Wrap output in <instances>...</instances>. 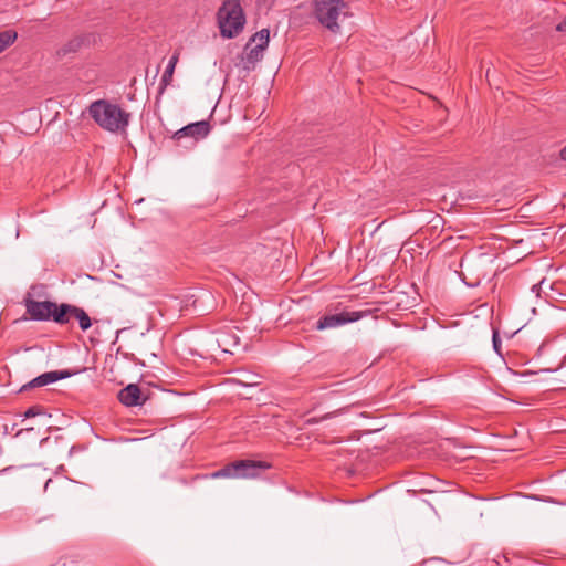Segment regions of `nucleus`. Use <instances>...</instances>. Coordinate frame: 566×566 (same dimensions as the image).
<instances>
[{
	"instance_id": "obj_1",
	"label": "nucleus",
	"mask_w": 566,
	"mask_h": 566,
	"mask_svg": "<svg viewBox=\"0 0 566 566\" xmlns=\"http://www.w3.org/2000/svg\"><path fill=\"white\" fill-rule=\"evenodd\" d=\"M88 114L98 126L111 133L125 132L130 120L128 112L106 99L93 102Z\"/></svg>"
},
{
	"instance_id": "obj_2",
	"label": "nucleus",
	"mask_w": 566,
	"mask_h": 566,
	"mask_svg": "<svg viewBox=\"0 0 566 566\" xmlns=\"http://www.w3.org/2000/svg\"><path fill=\"white\" fill-rule=\"evenodd\" d=\"M217 22L222 38L238 36L245 25V14L240 0H224L218 9Z\"/></svg>"
},
{
	"instance_id": "obj_3",
	"label": "nucleus",
	"mask_w": 566,
	"mask_h": 566,
	"mask_svg": "<svg viewBox=\"0 0 566 566\" xmlns=\"http://www.w3.org/2000/svg\"><path fill=\"white\" fill-rule=\"evenodd\" d=\"M270 463L255 460H239L212 472L211 479H254L270 469Z\"/></svg>"
},
{
	"instance_id": "obj_4",
	"label": "nucleus",
	"mask_w": 566,
	"mask_h": 566,
	"mask_svg": "<svg viewBox=\"0 0 566 566\" xmlns=\"http://www.w3.org/2000/svg\"><path fill=\"white\" fill-rule=\"evenodd\" d=\"M315 17L322 25L337 32L339 30L338 18L344 13L345 3L343 0H314Z\"/></svg>"
},
{
	"instance_id": "obj_5",
	"label": "nucleus",
	"mask_w": 566,
	"mask_h": 566,
	"mask_svg": "<svg viewBox=\"0 0 566 566\" xmlns=\"http://www.w3.org/2000/svg\"><path fill=\"white\" fill-rule=\"evenodd\" d=\"M27 313L34 321H53L57 324V315H60L63 308L62 304H56L51 301H34L25 298L24 301Z\"/></svg>"
},
{
	"instance_id": "obj_6",
	"label": "nucleus",
	"mask_w": 566,
	"mask_h": 566,
	"mask_svg": "<svg viewBox=\"0 0 566 566\" xmlns=\"http://www.w3.org/2000/svg\"><path fill=\"white\" fill-rule=\"evenodd\" d=\"M368 314L367 311L342 312L323 316L316 323L317 331L336 328L347 323L356 322Z\"/></svg>"
},
{
	"instance_id": "obj_7",
	"label": "nucleus",
	"mask_w": 566,
	"mask_h": 566,
	"mask_svg": "<svg viewBox=\"0 0 566 566\" xmlns=\"http://www.w3.org/2000/svg\"><path fill=\"white\" fill-rule=\"evenodd\" d=\"M71 318H75L78 322V326L83 332L87 331L93 324L91 317L82 307L63 303V308L60 315H57V324H69Z\"/></svg>"
},
{
	"instance_id": "obj_8",
	"label": "nucleus",
	"mask_w": 566,
	"mask_h": 566,
	"mask_svg": "<svg viewBox=\"0 0 566 566\" xmlns=\"http://www.w3.org/2000/svg\"><path fill=\"white\" fill-rule=\"evenodd\" d=\"M97 40L95 33L80 34L67 41L62 48L56 51V56L62 59L71 53H76L83 48H88Z\"/></svg>"
},
{
	"instance_id": "obj_9",
	"label": "nucleus",
	"mask_w": 566,
	"mask_h": 566,
	"mask_svg": "<svg viewBox=\"0 0 566 566\" xmlns=\"http://www.w3.org/2000/svg\"><path fill=\"white\" fill-rule=\"evenodd\" d=\"M210 132V125L206 120H200L196 123H191L181 129L177 130L174 135V138L180 140L185 137H191L193 142H198L208 136Z\"/></svg>"
},
{
	"instance_id": "obj_10",
	"label": "nucleus",
	"mask_w": 566,
	"mask_h": 566,
	"mask_svg": "<svg viewBox=\"0 0 566 566\" xmlns=\"http://www.w3.org/2000/svg\"><path fill=\"white\" fill-rule=\"evenodd\" d=\"M71 376V373L67 370H52L46 371L34 379H32L30 382L23 386V389L28 388H36V387H44L46 385L53 384L57 380L65 379Z\"/></svg>"
},
{
	"instance_id": "obj_11",
	"label": "nucleus",
	"mask_w": 566,
	"mask_h": 566,
	"mask_svg": "<svg viewBox=\"0 0 566 566\" xmlns=\"http://www.w3.org/2000/svg\"><path fill=\"white\" fill-rule=\"evenodd\" d=\"M119 401L127 406L134 407L143 403L142 391L137 385L130 384L123 388L118 394Z\"/></svg>"
},
{
	"instance_id": "obj_12",
	"label": "nucleus",
	"mask_w": 566,
	"mask_h": 566,
	"mask_svg": "<svg viewBox=\"0 0 566 566\" xmlns=\"http://www.w3.org/2000/svg\"><path fill=\"white\" fill-rule=\"evenodd\" d=\"M217 344L224 353H232V349L240 345V337L235 333H221Z\"/></svg>"
},
{
	"instance_id": "obj_13",
	"label": "nucleus",
	"mask_w": 566,
	"mask_h": 566,
	"mask_svg": "<svg viewBox=\"0 0 566 566\" xmlns=\"http://www.w3.org/2000/svg\"><path fill=\"white\" fill-rule=\"evenodd\" d=\"M18 39L14 30L8 29L0 32V54L10 48Z\"/></svg>"
},
{
	"instance_id": "obj_14",
	"label": "nucleus",
	"mask_w": 566,
	"mask_h": 566,
	"mask_svg": "<svg viewBox=\"0 0 566 566\" xmlns=\"http://www.w3.org/2000/svg\"><path fill=\"white\" fill-rule=\"evenodd\" d=\"M266 48H258L256 44H252V43H247L245 48H244V53H245V60L248 63H254V62H258L259 60H261L262 55H263V51L265 50Z\"/></svg>"
},
{
	"instance_id": "obj_15",
	"label": "nucleus",
	"mask_w": 566,
	"mask_h": 566,
	"mask_svg": "<svg viewBox=\"0 0 566 566\" xmlns=\"http://www.w3.org/2000/svg\"><path fill=\"white\" fill-rule=\"evenodd\" d=\"M269 30L262 29L250 39L249 43H252L253 45L256 44L258 48H266L269 44Z\"/></svg>"
},
{
	"instance_id": "obj_16",
	"label": "nucleus",
	"mask_w": 566,
	"mask_h": 566,
	"mask_svg": "<svg viewBox=\"0 0 566 566\" xmlns=\"http://www.w3.org/2000/svg\"><path fill=\"white\" fill-rule=\"evenodd\" d=\"M40 415H44V410L40 406H32L24 412V417H27V418H31V417H35V416H40Z\"/></svg>"
},
{
	"instance_id": "obj_17",
	"label": "nucleus",
	"mask_w": 566,
	"mask_h": 566,
	"mask_svg": "<svg viewBox=\"0 0 566 566\" xmlns=\"http://www.w3.org/2000/svg\"><path fill=\"white\" fill-rule=\"evenodd\" d=\"M172 75H174V73H164L163 74V77H161V81H160V87H159V93L160 94L165 91V88L172 81Z\"/></svg>"
},
{
	"instance_id": "obj_18",
	"label": "nucleus",
	"mask_w": 566,
	"mask_h": 566,
	"mask_svg": "<svg viewBox=\"0 0 566 566\" xmlns=\"http://www.w3.org/2000/svg\"><path fill=\"white\" fill-rule=\"evenodd\" d=\"M493 348L497 354H501V339L496 331L493 332L492 336Z\"/></svg>"
},
{
	"instance_id": "obj_19",
	"label": "nucleus",
	"mask_w": 566,
	"mask_h": 566,
	"mask_svg": "<svg viewBox=\"0 0 566 566\" xmlns=\"http://www.w3.org/2000/svg\"><path fill=\"white\" fill-rule=\"evenodd\" d=\"M256 378H258V375L251 374V375H249L247 381H241V384L244 386H255L259 384Z\"/></svg>"
},
{
	"instance_id": "obj_20",
	"label": "nucleus",
	"mask_w": 566,
	"mask_h": 566,
	"mask_svg": "<svg viewBox=\"0 0 566 566\" xmlns=\"http://www.w3.org/2000/svg\"><path fill=\"white\" fill-rule=\"evenodd\" d=\"M177 60H178L177 55H172L170 57L168 64L166 65L165 71H174L176 67Z\"/></svg>"
},
{
	"instance_id": "obj_21",
	"label": "nucleus",
	"mask_w": 566,
	"mask_h": 566,
	"mask_svg": "<svg viewBox=\"0 0 566 566\" xmlns=\"http://www.w3.org/2000/svg\"><path fill=\"white\" fill-rule=\"evenodd\" d=\"M556 30L559 32L566 31V17L557 24Z\"/></svg>"
},
{
	"instance_id": "obj_22",
	"label": "nucleus",
	"mask_w": 566,
	"mask_h": 566,
	"mask_svg": "<svg viewBox=\"0 0 566 566\" xmlns=\"http://www.w3.org/2000/svg\"><path fill=\"white\" fill-rule=\"evenodd\" d=\"M259 1L268 7H272L274 3V0H259Z\"/></svg>"
},
{
	"instance_id": "obj_23",
	"label": "nucleus",
	"mask_w": 566,
	"mask_h": 566,
	"mask_svg": "<svg viewBox=\"0 0 566 566\" xmlns=\"http://www.w3.org/2000/svg\"><path fill=\"white\" fill-rule=\"evenodd\" d=\"M560 158L566 160V146L560 150Z\"/></svg>"
},
{
	"instance_id": "obj_24",
	"label": "nucleus",
	"mask_w": 566,
	"mask_h": 566,
	"mask_svg": "<svg viewBox=\"0 0 566 566\" xmlns=\"http://www.w3.org/2000/svg\"><path fill=\"white\" fill-rule=\"evenodd\" d=\"M230 75H231V73H227V74H226V77H224V83H226V84H228V83H229V81H230Z\"/></svg>"
}]
</instances>
